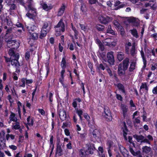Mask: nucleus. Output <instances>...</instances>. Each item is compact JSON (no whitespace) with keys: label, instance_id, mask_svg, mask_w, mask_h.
Listing matches in <instances>:
<instances>
[{"label":"nucleus","instance_id":"obj_38","mask_svg":"<svg viewBox=\"0 0 157 157\" xmlns=\"http://www.w3.org/2000/svg\"><path fill=\"white\" fill-rule=\"evenodd\" d=\"M76 111L80 119L81 120H82V117L81 116V115H82V113H83L82 111V110H80V109L79 110L78 109H77V110H76Z\"/></svg>","mask_w":157,"mask_h":157},{"label":"nucleus","instance_id":"obj_11","mask_svg":"<svg viewBox=\"0 0 157 157\" xmlns=\"http://www.w3.org/2000/svg\"><path fill=\"white\" fill-rule=\"evenodd\" d=\"M129 63V59L126 58L123 61L122 67L124 71L126 70L128 67Z\"/></svg>","mask_w":157,"mask_h":157},{"label":"nucleus","instance_id":"obj_52","mask_svg":"<svg viewBox=\"0 0 157 157\" xmlns=\"http://www.w3.org/2000/svg\"><path fill=\"white\" fill-rule=\"evenodd\" d=\"M9 147L10 149L14 150H16L17 149V147L13 145H10L9 146Z\"/></svg>","mask_w":157,"mask_h":157},{"label":"nucleus","instance_id":"obj_7","mask_svg":"<svg viewBox=\"0 0 157 157\" xmlns=\"http://www.w3.org/2000/svg\"><path fill=\"white\" fill-rule=\"evenodd\" d=\"M55 28H58L57 30H59V32L61 31L64 32L65 30V25L62 20L61 19L59 22L58 24L55 26Z\"/></svg>","mask_w":157,"mask_h":157},{"label":"nucleus","instance_id":"obj_13","mask_svg":"<svg viewBox=\"0 0 157 157\" xmlns=\"http://www.w3.org/2000/svg\"><path fill=\"white\" fill-rule=\"evenodd\" d=\"M151 151V148L150 147L144 146L142 148V152L144 154H147Z\"/></svg>","mask_w":157,"mask_h":157},{"label":"nucleus","instance_id":"obj_45","mask_svg":"<svg viewBox=\"0 0 157 157\" xmlns=\"http://www.w3.org/2000/svg\"><path fill=\"white\" fill-rule=\"evenodd\" d=\"M114 25L118 29L120 26H121L120 24L117 21H115L114 22Z\"/></svg>","mask_w":157,"mask_h":157},{"label":"nucleus","instance_id":"obj_19","mask_svg":"<svg viewBox=\"0 0 157 157\" xmlns=\"http://www.w3.org/2000/svg\"><path fill=\"white\" fill-rule=\"evenodd\" d=\"M136 63L134 62H131L130 64V67L129 68V72H132L135 69L136 67Z\"/></svg>","mask_w":157,"mask_h":157},{"label":"nucleus","instance_id":"obj_47","mask_svg":"<svg viewBox=\"0 0 157 157\" xmlns=\"http://www.w3.org/2000/svg\"><path fill=\"white\" fill-rule=\"evenodd\" d=\"M142 59L143 60V61L144 64V65L143 66V67L145 68L146 67V65L147 64V61L146 60V59L145 57H142Z\"/></svg>","mask_w":157,"mask_h":157},{"label":"nucleus","instance_id":"obj_35","mask_svg":"<svg viewBox=\"0 0 157 157\" xmlns=\"http://www.w3.org/2000/svg\"><path fill=\"white\" fill-rule=\"evenodd\" d=\"M130 22H132L133 23V25H135L136 26H137L139 25V23L138 22H136V19L133 18L130 19Z\"/></svg>","mask_w":157,"mask_h":157},{"label":"nucleus","instance_id":"obj_6","mask_svg":"<svg viewBox=\"0 0 157 157\" xmlns=\"http://www.w3.org/2000/svg\"><path fill=\"white\" fill-rule=\"evenodd\" d=\"M104 113H103V116L109 120H111L112 117L111 113L109 108L107 106H105L104 108Z\"/></svg>","mask_w":157,"mask_h":157},{"label":"nucleus","instance_id":"obj_61","mask_svg":"<svg viewBox=\"0 0 157 157\" xmlns=\"http://www.w3.org/2000/svg\"><path fill=\"white\" fill-rule=\"evenodd\" d=\"M97 1V0H89V2L91 4H94L96 3V2Z\"/></svg>","mask_w":157,"mask_h":157},{"label":"nucleus","instance_id":"obj_4","mask_svg":"<svg viewBox=\"0 0 157 157\" xmlns=\"http://www.w3.org/2000/svg\"><path fill=\"white\" fill-rule=\"evenodd\" d=\"M107 61L110 65H113L114 64L115 60L113 56V52L111 51L108 52L107 54Z\"/></svg>","mask_w":157,"mask_h":157},{"label":"nucleus","instance_id":"obj_2","mask_svg":"<svg viewBox=\"0 0 157 157\" xmlns=\"http://www.w3.org/2000/svg\"><path fill=\"white\" fill-rule=\"evenodd\" d=\"M19 57V54H17L16 55V57L12 58V59L11 60V64L15 67L16 69V72L17 73L20 72V70L19 69L20 65L18 60Z\"/></svg>","mask_w":157,"mask_h":157},{"label":"nucleus","instance_id":"obj_31","mask_svg":"<svg viewBox=\"0 0 157 157\" xmlns=\"http://www.w3.org/2000/svg\"><path fill=\"white\" fill-rule=\"evenodd\" d=\"M43 8L44 9L48 11L51 9L52 8V6H48L46 4H44L43 5Z\"/></svg>","mask_w":157,"mask_h":157},{"label":"nucleus","instance_id":"obj_63","mask_svg":"<svg viewBox=\"0 0 157 157\" xmlns=\"http://www.w3.org/2000/svg\"><path fill=\"white\" fill-rule=\"evenodd\" d=\"M67 148L69 149H71L72 148L71 143L70 142L69 143L67 144Z\"/></svg>","mask_w":157,"mask_h":157},{"label":"nucleus","instance_id":"obj_64","mask_svg":"<svg viewBox=\"0 0 157 157\" xmlns=\"http://www.w3.org/2000/svg\"><path fill=\"white\" fill-rule=\"evenodd\" d=\"M153 92L154 94H157V86L154 88Z\"/></svg>","mask_w":157,"mask_h":157},{"label":"nucleus","instance_id":"obj_28","mask_svg":"<svg viewBox=\"0 0 157 157\" xmlns=\"http://www.w3.org/2000/svg\"><path fill=\"white\" fill-rule=\"evenodd\" d=\"M72 30H73L74 32V36L75 37L76 39H77L78 38V32L76 30V29L75 27H74L73 26V25L72 24Z\"/></svg>","mask_w":157,"mask_h":157},{"label":"nucleus","instance_id":"obj_32","mask_svg":"<svg viewBox=\"0 0 157 157\" xmlns=\"http://www.w3.org/2000/svg\"><path fill=\"white\" fill-rule=\"evenodd\" d=\"M66 62L65 58H63L62 59V61L61 62V66L63 69H65L66 67Z\"/></svg>","mask_w":157,"mask_h":157},{"label":"nucleus","instance_id":"obj_36","mask_svg":"<svg viewBox=\"0 0 157 157\" xmlns=\"http://www.w3.org/2000/svg\"><path fill=\"white\" fill-rule=\"evenodd\" d=\"M81 10L83 13H84L86 11L87 9L85 4L83 3H82Z\"/></svg>","mask_w":157,"mask_h":157},{"label":"nucleus","instance_id":"obj_25","mask_svg":"<svg viewBox=\"0 0 157 157\" xmlns=\"http://www.w3.org/2000/svg\"><path fill=\"white\" fill-rule=\"evenodd\" d=\"M80 157H87V154L86 151L83 149L80 150Z\"/></svg>","mask_w":157,"mask_h":157},{"label":"nucleus","instance_id":"obj_22","mask_svg":"<svg viewBox=\"0 0 157 157\" xmlns=\"http://www.w3.org/2000/svg\"><path fill=\"white\" fill-rule=\"evenodd\" d=\"M107 33L111 34L113 35H115V32L112 29L111 26V25H109L108 26V28L107 30Z\"/></svg>","mask_w":157,"mask_h":157},{"label":"nucleus","instance_id":"obj_26","mask_svg":"<svg viewBox=\"0 0 157 157\" xmlns=\"http://www.w3.org/2000/svg\"><path fill=\"white\" fill-rule=\"evenodd\" d=\"M96 28L99 31H102L104 30L105 27L104 25L101 24H98L96 26Z\"/></svg>","mask_w":157,"mask_h":157},{"label":"nucleus","instance_id":"obj_50","mask_svg":"<svg viewBox=\"0 0 157 157\" xmlns=\"http://www.w3.org/2000/svg\"><path fill=\"white\" fill-rule=\"evenodd\" d=\"M93 149L91 148V147H89L88 149V151L90 154H92L93 153Z\"/></svg>","mask_w":157,"mask_h":157},{"label":"nucleus","instance_id":"obj_54","mask_svg":"<svg viewBox=\"0 0 157 157\" xmlns=\"http://www.w3.org/2000/svg\"><path fill=\"white\" fill-rule=\"evenodd\" d=\"M77 103L75 100H74V101L72 103V105L74 107L76 108L77 106Z\"/></svg>","mask_w":157,"mask_h":157},{"label":"nucleus","instance_id":"obj_5","mask_svg":"<svg viewBox=\"0 0 157 157\" xmlns=\"http://www.w3.org/2000/svg\"><path fill=\"white\" fill-rule=\"evenodd\" d=\"M98 19L101 23L104 24H107L112 20L109 17L102 15H100L98 17Z\"/></svg>","mask_w":157,"mask_h":157},{"label":"nucleus","instance_id":"obj_37","mask_svg":"<svg viewBox=\"0 0 157 157\" xmlns=\"http://www.w3.org/2000/svg\"><path fill=\"white\" fill-rule=\"evenodd\" d=\"M104 65L102 63L100 64L99 66L98 67L99 70H104L105 69L104 65H106V64L105 63H103Z\"/></svg>","mask_w":157,"mask_h":157},{"label":"nucleus","instance_id":"obj_57","mask_svg":"<svg viewBox=\"0 0 157 157\" xmlns=\"http://www.w3.org/2000/svg\"><path fill=\"white\" fill-rule=\"evenodd\" d=\"M147 10V9L143 8L140 10V13L141 14H143L145 12H146V11Z\"/></svg>","mask_w":157,"mask_h":157},{"label":"nucleus","instance_id":"obj_59","mask_svg":"<svg viewBox=\"0 0 157 157\" xmlns=\"http://www.w3.org/2000/svg\"><path fill=\"white\" fill-rule=\"evenodd\" d=\"M65 133V135L67 136H69L70 135V132L69 130L67 129H65L64 130Z\"/></svg>","mask_w":157,"mask_h":157},{"label":"nucleus","instance_id":"obj_39","mask_svg":"<svg viewBox=\"0 0 157 157\" xmlns=\"http://www.w3.org/2000/svg\"><path fill=\"white\" fill-rule=\"evenodd\" d=\"M31 38L33 40L37 39L38 37V35L36 33H33L31 34Z\"/></svg>","mask_w":157,"mask_h":157},{"label":"nucleus","instance_id":"obj_24","mask_svg":"<svg viewBox=\"0 0 157 157\" xmlns=\"http://www.w3.org/2000/svg\"><path fill=\"white\" fill-rule=\"evenodd\" d=\"M117 59L119 61H121L124 57V54L123 53L120 52H118L117 55Z\"/></svg>","mask_w":157,"mask_h":157},{"label":"nucleus","instance_id":"obj_60","mask_svg":"<svg viewBox=\"0 0 157 157\" xmlns=\"http://www.w3.org/2000/svg\"><path fill=\"white\" fill-rule=\"evenodd\" d=\"M39 112L42 115H44L45 113L44 110L42 109H38Z\"/></svg>","mask_w":157,"mask_h":157},{"label":"nucleus","instance_id":"obj_3","mask_svg":"<svg viewBox=\"0 0 157 157\" xmlns=\"http://www.w3.org/2000/svg\"><path fill=\"white\" fill-rule=\"evenodd\" d=\"M28 8V12L26 14V16L30 19L34 20L36 15V10L33 7H30Z\"/></svg>","mask_w":157,"mask_h":157},{"label":"nucleus","instance_id":"obj_1","mask_svg":"<svg viewBox=\"0 0 157 157\" xmlns=\"http://www.w3.org/2000/svg\"><path fill=\"white\" fill-rule=\"evenodd\" d=\"M133 136L138 142L141 143H145L149 144H151V142L153 141V137L150 135H149L144 137L141 135H138L135 134L133 135Z\"/></svg>","mask_w":157,"mask_h":157},{"label":"nucleus","instance_id":"obj_58","mask_svg":"<svg viewBox=\"0 0 157 157\" xmlns=\"http://www.w3.org/2000/svg\"><path fill=\"white\" fill-rule=\"evenodd\" d=\"M107 71L110 76H112L113 75V74L112 73V71L109 68L107 69Z\"/></svg>","mask_w":157,"mask_h":157},{"label":"nucleus","instance_id":"obj_15","mask_svg":"<svg viewBox=\"0 0 157 157\" xmlns=\"http://www.w3.org/2000/svg\"><path fill=\"white\" fill-rule=\"evenodd\" d=\"M122 64L121 63L119 64L118 66V72L120 75H123L125 74V71H124L123 68H122Z\"/></svg>","mask_w":157,"mask_h":157},{"label":"nucleus","instance_id":"obj_30","mask_svg":"<svg viewBox=\"0 0 157 157\" xmlns=\"http://www.w3.org/2000/svg\"><path fill=\"white\" fill-rule=\"evenodd\" d=\"M15 114L12 113L10 117V121L16 122L17 120V119L16 118H15Z\"/></svg>","mask_w":157,"mask_h":157},{"label":"nucleus","instance_id":"obj_18","mask_svg":"<svg viewBox=\"0 0 157 157\" xmlns=\"http://www.w3.org/2000/svg\"><path fill=\"white\" fill-rule=\"evenodd\" d=\"M129 150L132 155L134 156H137L138 155H139V153L140 152V151H138L135 152L133 149L131 147H129Z\"/></svg>","mask_w":157,"mask_h":157},{"label":"nucleus","instance_id":"obj_23","mask_svg":"<svg viewBox=\"0 0 157 157\" xmlns=\"http://www.w3.org/2000/svg\"><path fill=\"white\" fill-rule=\"evenodd\" d=\"M130 31L131 32V34L134 36L136 38H138V37L137 32L136 29H133L130 30Z\"/></svg>","mask_w":157,"mask_h":157},{"label":"nucleus","instance_id":"obj_49","mask_svg":"<svg viewBox=\"0 0 157 157\" xmlns=\"http://www.w3.org/2000/svg\"><path fill=\"white\" fill-rule=\"evenodd\" d=\"M113 142L111 140H109L107 142V144L108 146V148H110L111 147L113 144Z\"/></svg>","mask_w":157,"mask_h":157},{"label":"nucleus","instance_id":"obj_10","mask_svg":"<svg viewBox=\"0 0 157 157\" xmlns=\"http://www.w3.org/2000/svg\"><path fill=\"white\" fill-rule=\"evenodd\" d=\"M5 41L7 43V46L9 48L12 46L16 43V41L15 40H12L11 39L6 38L5 39Z\"/></svg>","mask_w":157,"mask_h":157},{"label":"nucleus","instance_id":"obj_42","mask_svg":"<svg viewBox=\"0 0 157 157\" xmlns=\"http://www.w3.org/2000/svg\"><path fill=\"white\" fill-rule=\"evenodd\" d=\"M15 125L13 127V128L15 129H17L20 128L19 123L18 122H16Z\"/></svg>","mask_w":157,"mask_h":157},{"label":"nucleus","instance_id":"obj_9","mask_svg":"<svg viewBox=\"0 0 157 157\" xmlns=\"http://www.w3.org/2000/svg\"><path fill=\"white\" fill-rule=\"evenodd\" d=\"M59 115L60 118L62 121H63L66 119L67 115L64 110L60 109L59 110Z\"/></svg>","mask_w":157,"mask_h":157},{"label":"nucleus","instance_id":"obj_44","mask_svg":"<svg viewBox=\"0 0 157 157\" xmlns=\"http://www.w3.org/2000/svg\"><path fill=\"white\" fill-rule=\"evenodd\" d=\"M17 6L15 4H13L10 5V9L11 10H15Z\"/></svg>","mask_w":157,"mask_h":157},{"label":"nucleus","instance_id":"obj_14","mask_svg":"<svg viewBox=\"0 0 157 157\" xmlns=\"http://www.w3.org/2000/svg\"><path fill=\"white\" fill-rule=\"evenodd\" d=\"M65 7L66 6L65 5L63 4L62 6L59 9V10L57 14L58 16H59L63 15L65 10Z\"/></svg>","mask_w":157,"mask_h":157},{"label":"nucleus","instance_id":"obj_43","mask_svg":"<svg viewBox=\"0 0 157 157\" xmlns=\"http://www.w3.org/2000/svg\"><path fill=\"white\" fill-rule=\"evenodd\" d=\"M98 46L101 51L104 50L105 49L104 46L102 43H100V44H99Z\"/></svg>","mask_w":157,"mask_h":157},{"label":"nucleus","instance_id":"obj_17","mask_svg":"<svg viewBox=\"0 0 157 157\" xmlns=\"http://www.w3.org/2000/svg\"><path fill=\"white\" fill-rule=\"evenodd\" d=\"M16 27H14L8 28L6 31V35L11 33H16V32L15 31L16 30Z\"/></svg>","mask_w":157,"mask_h":157},{"label":"nucleus","instance_id":"obj_20","mask_svg":"<svg viewBox=\"0 0 157 157\" xmlns=\"http://www.w3.org/2000/svg\"><path fill=\"white\" fill-rule=\"evenodd\" d=\"M9 55L11 56V58L16 57V55L18 53H15L13 49H10L9 52Z\"/></svg>","mask_w":157,"mask_h":157},{"label":"nucleus","instance_id":"obj_8","mask_svg":"<svg viewBox=\"0 0 157 157\" xmlns=\"http://www.w3.org/2000/svg\"><path fill=\"white\" fill-rule=\"evenodd\" d=\"M120 151L124 157H129L128 151L123 146H119Z\"/></svg>","mask_w":157,"mask_h":157},{"label":"nucleus","instance_id":"obj_12","mask_svg":"<svg viewBox=\"0 0 157 157\" xmlns=\"http://www.w3.org/2000/svg\"><path fill=\"white\" fill-rule=\"evenodd\" d=\"M121 109L123 112V114L124 118L127 116V113L128 111V107L123 104L121 105Z\"/></svg>","mask_w":157,"mask_h":157},{"label":"nucleus","instance_id":"obj_62","mask_svg":"<svg viewBox=\"0 0 157 157\" xmlns=\"http://www.w3.org/2000/svg\"><path fill=\"white\" fill-rule=\"evenodd\" d=\"M117 44L116 42L115 41H114L110 43L111 46L114 47Z\"/></svg>","mask_w":157,"mask_h":157},{"label":"nucleus","instance_id":"obj_51","mask_svg":"<svg viewBox=\"0 0 157 157\" xmlns=\"http://www.w3.org/2000/svg\"><path fill=\"white\" fill-rule=\"evenodd\" d=\"M16 26L17 27L21 28V29L24 30V27L23 26V25H22V24L20 23H18V24H17L16 25Z\"/></svg>","mask_w":157,"mask_h":157},{"label":"nucleus","instance_id":"obj_46","mask_svg":"<svg viewBox=\"0 0 157 157\" xmlns=\"http://www.w3.org/2000/svg\"><path fill=\"white\" fill-rule=\"evenodd\" d=\"M32 2L33 0H27V2L28 3V8H29V7H33L31 4V2Z\"/></svg>","mask_w":157,"mask_h":157},{"label":"nucleus","instance_id":"obj_21","mask_svg":"<svg viewBox=\"0 0 157 157\" xmlns=\"http://www.w3.org/2000/svg\"><path fill=\"white\" fill-rule=\"evenodd\" d=\"M99 133L100 132L97 129L94 130L93 132V135L94 138L95 139L98 138Z\"/></svg>","mask_w":157,"mask_h":157},{"label":"nucleus","instance_id":"obj_27","mask_svg":"<svg viewBox=\"0 0 157 157\" xmlns=\"http://www.w3.org/2000/svg\"><path fill=\"white\" fill-rule=\"evenodd\" d=\"M130 53L132 56H134L136 54V53L135 52V47L134 44H133L132 48L131 49Z\"/></svg>","mask_w":157,"mask_h":157},{"label":"nucleus","instance_id":"obj_53","mask_svg":"<svg viewBox=\"0 0 157 157\" xmlns=\"http://www.w3.org/2000/svg\"><path fill=\"white\" fill-rule=\"evenodd\" d=\"M52 96H53V94H52V93H50L49 94V101L51 102H52L53 101Z\"/></svg>","mask_w":157,"mask_h":157},{"label":"nucleus","instance_id":"obj_48","mask_svg":"<svg viewBox=\"0 0 157 157\" xmlns=\"http://www.w3.org/2000/svg\"><path fill=\"white\" fill-rule=\"evenodd\" d=\"M48 24L47 22H45L43 25L42 29L46 30V28L48 27Z\"/></svg>","mask_w":157,"mask_h":157},{"label":"nucleus","instance_id":"obj_56","mask_svg":"<svg viewBox=\"0 0 157 157\" xmlns=\"http://www.w3.org/2000/svg\"><path fill=\"white\" fill-rule=\"evenodd\" d=\"M79 25L81 27V29L85 31L86 29V28L85 26L83 25H82L80 24H79Z\"/></svg>","mask_w":157,"mask_h":157},{"label":"nucleus","instance_id":"obj_41","mask_svg":"<svg viewBox=\"0 0 157 157\" xmlns=\"http://www.w3.org/2000/svg\"><path fill=\"white\" fill-rule=\"evenodd\" d=\"M4 22H6L7 24L8 25H11L12 24V22L10 19H9L8 18L6 17L5 19H4Z\"/></svg>","mask_w":157,"mask_h":157},{"label":"nucleus","instance_id":"obj_29","mask_svg":"<svg viewBox=\"0 0 157 157\" xmlns=\"http://www.w3.org/2000/svg\"><path fill=\"white\" fill-rule=\"evenodd\" d=\"M47 33V31L46 30L42 29L40 37L41 39H42V37H43L46 36Z\"/></svg>","mask_w":157,"mask_h":157},{"label":"nucleus","instance_id":"obj_34","mask_svg":"<svg viewBox=\"0 0 157 157\" xmlns=\"http://www.w3.org/2000/svg\"><path fill=\"white\" fill-rule=\"evenodd\" d=\"M117 87L123 93H125V91L124 86L121 83H119L117 85Z\"/></svg>","mask_w":157,"mask_h":157},{"label":"nucleus","instance_id":"obj_16","mask_svg":"<svg viewBox=\"0 0 157 157\" xmlns=\"http://www.w3.org/2000/svg\"><path fill=\"white\" fill-rule=\"evenodd\" d=\"M58 154L59 156L63 155V150L61 148V145L57 146L56 154Z\"/></svg>","mask_w":157,"mask_h":157},{"label":"nucleus","instance_id":"obj_55","mask_svg":"<svg viewBox=\"0 0 157 157\" xmlns=\"http://www.w3.org/2000/svg\"><path fill=\"white\" fill-rule=\"evenodd\" d=\"M4 58L5 59V61L7 62H11V60L12 59V58H11V57H10V58H8L6 56H4Z\"/></svg>","mask_w":157,"mask_h":157},{"label":"nucleus","instance_id":"obj_40","mask_svg":"<svg viewBox=\"0 0 157 157\" xmlns=\"http://www.w3.org/2000/svg\"><path fill=\"white\" fill-rule=\"evenodd\" d=\"M17 3H19L22 6H24L26 10H27V8L25 5V3L24 2V0H14Z\"/></svg>","mask_w":157,"mask_h":157},{"label":"nucleus","instance_id":"obj_33","mask_svg":"<svg viewBox=\"0 0 157 157\" xmlns=\"http://www.w3.org/2000/svg\"><path fill=\"white\" fill-rule=\"evenodd\" d=\"M119 31H120L121 35L122 36H123L125 34V31L124 29L122 26H121L118 28Z\"/></svg>","mask_w":157,"mask_h":157}]
</instances>
